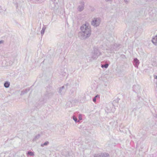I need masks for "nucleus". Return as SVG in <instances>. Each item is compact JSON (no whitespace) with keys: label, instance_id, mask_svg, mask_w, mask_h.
<instances>
[{"label":"nucleus","instance_id":"1","mask_svg":"<svg viewBox=\"0 0 157 157\" xmlns=\"http://www.w3.org/2000/svg\"><path fill=\"white\" fill-rule=\"evenodd\" d=\"M80 29L81 32L78 33V36L81 39H85L90 36L91 31L90 26L88 23L82 25Z\"/></svg>","mask_w":157,"mask_h":157},{"label":"nucleus","instance_id":"2","mask_svg":"<svg viewBox=\"0 0 157 157\" xmlns=\"http://www.w3.org/2000/svg\"><path fill=\"white\" fill-rule=\"evenodd\" d=\"M94 52L92 53L91 56L90 57V61H92L96 59L101 54V53L97 48H94Z\"/></svg>","mask_w":157,"mask_h":157},{"label":"nucleus","instance_id":"3","mask_svg":"<svg viewBox=\"0 0 157 157\" xmlns=\"http://www.w3.org/2000/svg\"><path fill=\"white\" fill-rule=\"evenodd\" d=\"M101 19L99 17H94L91 21V24L95 27L99 26L101 22Z\"/></svg>","mask_w":157,"mask_h":157},{"label":"nucleus","instance_id":"4","mask_svg":"<svg viewBox=\"0 0 157 157\" xmlns=\"http://www.w3.org/2000/svg\"><path fill=\"white\" fill-rule=\"evenodd\" d=\"M109 154L106 153L97 154H95L94 156V157H109Z\"/></svg>","mask_w":157,"mask_h":157},{"label":"nucleus","instance_id":"5","mask_svg":"<svg viewBox=\"0 0 157 157\" xmlns=\"http://www.w3.org/2000/svg\"><path fill=\"white\" fill-rule=\"evenodd\" d=\"M133 91L136 93L138 94L140 92V87L138 85H135L133 86Z\"/></svg>","mask_w":157,"mask_h":157},{"label":"nucleus","instance_id":"6","mask_svg":"<svg viewBox=\"0 0 157 157\" xmlns=\"http://www.w3.org/2000/svg\"><path fill=\"white\" fill-rule=\"evenodd\" d=\"M80 5L78 6V10L79 11H82L84 9V3L83 2H81Z\"/></svg>","mask_w":157,"mask_h":157},{"label":"nucleus","instance_id":"7","mask_svg":"<svg viewBox=\"0 0 157 157\" xmlns=\"http://www.w3.org/2000/svg\"><path fill=\"white\" fill-rule=\"evenodd\" d=\"M139 60L136 58L134 59V65L136 67H138V66L139 64Z\"/></svg>","mask_w":157,"mask_h":157},{"label":"nucleus","instance_id":"8","mask_svg":"<svg viewBox=\"0 0 157 157\" xmlns=\"http://www.w3.org/2000/svg\"><path fill=\"white\" fill-rule=\"evenodd\" d=\"M152 43L155 45H156L157 44V35L154 38L152 39Z\"/></svg>","mask_w":157,"mask_h":157},{"label":"nucleus","instance_id":"9","mask_svg":"<svg viewBox=\"0 0 157 157\" xmlns=\"http://www.w3.org/2000/svg\"><path fill=\"white\" fill-rule=\"evenodd\" d=\"M40 135L39 134H38L37 135L35 136L33 140V141H36L40 138Z\"/></svg>","mask_w":157,"mask_h":157},{"label":"nucleus","instance_id":"10","mask_svg":"<svg viewBox=\"0 0 157 157\" xmlns=\"http://www.w3.org/2000/svg\"><path fill=\"white\" fill-rule=\"evenodd\" d=\"M10 86V83L8 81H6L4 83V86L5 88H8Z\"/></svg>","mask_w":157,"mask_h":157},{"label":"nucleus","instance_id":"11","mask_svg":"<svg viewBox=\"0 0 157 157\" xmlns=\"http://www.w3.org/2000/svg\"><path fill=\"white\" fill-rule=\"evenodd\" d=\"M46 29V27H44L42 28V29L41 32V34L42 36L44 34Z\"/></svg>","mask_w":157,"mask_h":157},{"label":"nucleus","instance_id":"12","mask_svg":"<svg viewBox=\"0 0 157 157\" xmlns=\"http://www.w3.org/2000/svg\"><path fill=\"white\" fill-rule=\"evenodd\" d=\"M64 88H65V86H62L60 88L59 91V92L60 94H62V90Z\"/></svg>","mask_w":157,"mask_h":157},{"label":"nucleus","instance_id":"13","mask_svg":"<svg viewBox=\"0 0 157 157\" xmlns=\"http://www.w3.org/2000/svg\"><path fill=\"white\" fill-rule=\"evenodd\" d=\"M49 144V142L48 141H46L43 144H41V146L43 147L44 146H47Z\"/></svg>","mask_w":157,"mask_h":157},{"label":"nucleus","instance_id":"14","mask_svg":"<svg viewBox=\"0 0 157 157\" xmlns=\"http://www.w3.org/2000/svg\"><path fill=\"white\" fill-rule=\"evenodd\" d=\"M27 155L30 156H33L34 155L33 153L31 151H28L27 152Z\"/></svg>","mask_w":157,"mask_h":157},{"label":"nucleus","instance_id":"15","mask_svg":"<svg viewBox=\"0 0 157 157\" xmlns=\"http://www.w3.org/2000/svg\"><path fill=\"white\" fill-rule=\"evenodd\" d=\"M73 119L75 122H78L79 121H77V118L75 116H73Z\"/></svg>","mask_w":157,"mask_h":157},{"label":"nucleus","instance_id":"16","mask_svg":"<svg viewBox=\"0 0 157 157\" xmlns=\"http://www.w3.org/2000/svg\"><path fill=\"white\" fill-rule=\"evenodd\" d=\"M108 64H105L103 66V65H102L101 67H105V68H106L108 67Z\"/></svg>","mask_w":157,"mask_h":157},{"label":"nucleus","instance_id":"17","mask_svg":"<svg viewBox=\"0 0 157 157\" xmlns=\"http://www.w3.org/2000/svg\"><path fill=\"white\" fill-rule=\"evenodd\" d=\"M29 89L27 88L25 90H23L25 92V93L26 94L28 93L29 91Z\"/></svg>","mask_w":157,"mask_h":157},{"label":"nucleus","instance_id":"18","mask_svg":"<svg viewBox=\"0 0 157 157\" xmlns=\"http://www.w3.org/2000/svg\"><path fill=\"white\" fill-rule=\"evenodd\" d=\"M78 118H79V120H81L82 119V115L81 114L79 115L78 116Z\"/></svg>","mask_w":157,"mask_h":157},{"label":"nucleus","instance_id":"19","mask_svg":"<svg viewBox=\"0 0 157 157\" xmlns=\"http://www.w3.org/2000/svg\"><path fill=\"white\" fill-rule=\"evenodd\" d=\"M124 2L127 4L130 1V0H124Z\"/></svg>","mask_w":157,"mask_h":157},{"label":"nucleus","instance_id":"20","mask_svg":"<svg viewBox=\"0 0 157 157\" xmlns=\"http://www.w3.org/2000/svg\"><path fill=\"white\" fill-rule=\"evenodd\" d=\"M25 94V92L23 90L21 91V95H24Z\"/></svg>","mask_w":157,"mask_h":157},{"label":"nucleus","instance_id":"21","mask_svg":"<svg viewBox=\"0 0 157 157\" xmlns=\"http://www.w3.org/2000/svg\"><path fill=\"white\" fill-rule=\"evenodd\" d=\"M93 101L94 102H95L96 101V98L94 97L93 99Z\"/></svg>","mask_w":157,"mask_h":157},{"label":"nucleus","instance_id":"22","mask_svg":"<svg viewBox=\"0 0 157 157\" xmlns=\"http://www.w3.org/2000/svg\"><path fill=\"white\" fill-rule=\"evenodd\" d=\"M154 77L155 78L157 79V76L154 75Z\"/></svg>","mask_w":157,"mask_h":157},{"label":"nucleus","instance_id":"23","mask_svg":"<svg viewBox=\"0 0 157 157\" xmlns=\"http://www.w3.org/2000/svg\"><path fill=\"white\" fill-rule=\"evenodd\" d=\"M3 43V40H1L0 41V44H2Z\"/></svg>","mask_w":157,"mask_h":157},{"label":"nucleus","instance_id":"24","mask_svg":"<svg viewBox=\"0 0 157 157\" xmlns=\"http://www.w3.org/2000/svg\"><path fill=\"white\" fill-rule=\"evenodd\" d=\"M94 97H95V98H96L98 97H99V95H97L96 96H95Z\"/></svg>","mask_w":157,"mask_h":157},{"label":"nucleus","instance_id":"25","mask_svg":"<svg viewBox=\"0 0 157 157\" xmlns=\"http://www.w3.org/2000/svg\"><path fill=\"white\" fill-rule=\"evenodd\" d=\"M111 1V0H105V1L106 2H109V1Z\"/></svg>","mask_w":157,"mask_h":157},{"label":"nucleus","instance_id":"26","mask_svg":"<svg viewBox=\"0 0 157 157\" xmlns=\"http://www.w3.org/2000/svg\"><path fill=\"white\" fill-rule=\"evenodd\" d=\"M1 10V7L0 6V10Z\"/></svg>","mask_w":157,"mask_h":157},{"label":"nucleus","instance_id":"27","mask_svg":"<svg viewBox=\"0 0 157 157\" xmlns=\"http://www.w3.org/2000/svg\"><path fill=\"white\" fill-rule=\"evenodd\" d=\"M112 29H114V27H112Z\"/></svg>","mask_w":157,"mask_h":157}]
</instances>
